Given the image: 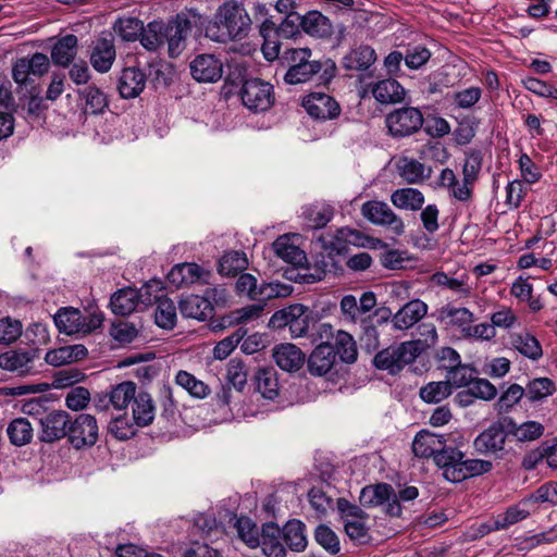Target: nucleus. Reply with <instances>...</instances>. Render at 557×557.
Instances as JSON below:
<instances>
[{
  "mask_svg": "<svg viewBox=\"0 0 557 557\" xmlns=\"http://www.w3.org/2000/svg\"><path fill=\"white\" fill-rule=\"evenodd\" d=\"M312 52L308 48H290L284 52V61L288 69L284 82L289 85L309 82L314 75L321 74V79L329 83L335 75L336 65L327 59L325 61L311 60Z\"/></svg>",
  "mask_w": 557,
  "mask_h": 557,
  "instance_id": "obj_2",
  "label": "nucleus"
},
{
  "mask_svg": "<svg viewBox=\"0 0 557 557\" xmlns=\"http://www.w3.org/2000/svg\"><path fill=\"white\" fill-rule=\"evenodd\" d=\"M302 16L298 13H288L277 26L278 38L290 39L300 34Z\"/></svg>",
  "mask_w": 557,
  "mask_h": 557,
  "instance_id": "obj_63",
  "label": "nucleus"
},
{
  "mask_svg": "<svg viewBox=\"0 0 557 557\" xmlns=\"http://www.w3.org/2000/svg\"><path fill=\"white\" fill-rule=\"evenodd\" d=\"M191 30V23L185 14H177L166 24L161 21L141 25V46L154 51L164 44L168 45L170 58H177L186 48V39Z\"/></svg>",
  "mask_w": 557,
  "mask_h": 557,
  "instance_id": "obj_1",
  "label": "nucleus"
},
{
  "mask_svg": "<svg viewBox=\"0 0 557 557\" xmlns=\"http://www.w3.org/2000/svg\"><path fill=\"white\" fill-rule=\"evenodd\" d=\"M139 305V292L134 288H123L114 293L110 306L115 314L128 315Z\"/></svg>",
  "mask_w": 557,
  "mask_h": 557,
  "instance_id": "obj_31",
  "label": "nucleus"
},
{
  "mask_svg": "<svg viewBox=\"0 0 557 557\" xmlns=\"http://www.w3.org/2000/svg\"><path fill=\"white\" fill-rule=\"evenodd\" d=\"M11 443L15 446H23L33 438V426L25 418L14 419L7 429Z\"/></svg>",
  "mask_w": 557,
  "mask_h": 557,
  "instance_id": "obj_47",
  "label": "nucleus"
},
{
  "mask_svg": "<svg viewBox=\"0 0 557 557\" xmlns=\"http://www.w3.org/2000/svg\"><path fill=\"white\" fill-rule=\"evenodd\" d=\"M66 437L76 449L95 445L98 440L96 418L88 413H79L73 420L70 419Z\"/></svg>",
  "mask_w": 557,
  "mask_h": 557,
  "instance_id": "obj_11",
  "label": "nucleus"
},
{
  "mask_svg": "<svg viewBox=\"0 0 557 557\" xmlns=\"http://www.w3.org/2000/svg\"><path fill=\"white\" fill-rule=\"evenodd\" d=\"M315 348H355L352 335L343 330H334L330 323H321L314 334Z\"/></svg>",
  "mask_w": 557,
  "mask_h": 557,
  "instance_id": "obj_17",
  "label": "nucleus"
},
{
  "mask_svg": "<svg viewBox=\"0 0 557 557\" xmlns=\"http://www.w3.org/2000/svg\"><path fill=\"white\" fill-rule=\"evenodd\" d=\"M447 448L445 435H438L429 431H420L412 442V451L416 457L430 458L435 461V457Z\"/></svg>",
  "mask_w": 557,
  "mask_h": 557,
  "instance_id": "obj_19",
  "label": "nucleus"
},
{
  "mask_svg": "<svg viewBox=\"0 0 557 557\" xmlns=\"http://www.w3.org/2000/svg\"><path fill=\"white\" fill-rule=\"evenodd\" d=\"M116 51L111 35L97 38L91 46L90 64L99 73H107L112 67Z\"/></svg>",
  "mask_w": 557,
  "mask_h": 557,
  "instance_id": "obj_16",
  "label": "nucleus"
},
{
  "mask_svg": "<svg viewBox=\"0 0 557 557\" xmlns=\"http://www.w3.org/2000/svg\"><path fill=\"white\" fill-rule=\"evenodd\" d=\"M239 97L244 107L252 113L265 112L275 102L273 85L260 78L245 79Z\"/></svg>",
  "mask_w": 557,
  "mask_h": 557,
  "instance_id": "obj_6",
  "label": "nucleus"
},
{
  "mask_svg": "<svg viewBox=\"0 0 557 557\" xmlns=\"http://www.w3.org/2000/svg\"><path fill=\"white\" fill-rule=\"evenodd\" d=\"M422 112L414 107H403L389 112L385 117L388 134L404 138L417 133L423 125Z\"/></svg>",
  "mask_w": 557,
  "mask_h": 557,
  "instance_id": "obj_7",
  "label": "nucleus"
},
{
  "mask_svg": "<svg viewBox=\"0 0 557 557\" xmlns=\"http://www.w3.org/2000/svg\"><path fill=\"white\" fill-rule=\"evenodd\" d=\"M483 154L480 150L471 149L466 152L462 166V178L466 183H475L482 169Z\"/></svg>",
  "mask_w": 557,
  "mask_h": 557,
  "instance_id": "obj_54",
  "label": "nucleus"
},
{
  "mask_svg": "<svg viewBox=\"0 0 557 557\" xmlns=\"http://www.w3.org/2000/svg\"><path fill=\"white\" fill-rule=\"evenodd\" d=\"M451 394L449 381L430 382L420 389V397L429 404H437Z\"/></svg>",
  "mask_w": 557,
  "mask_h": 557,
  "instance_id": "obj_51",
  "label": "nucleus"
},
{
  "mask_svg": "<svg viewBox=\"0 0 557 557\" xmlns=\"http://www.w3.org/2000/svg\"><path fill=\"white\" fill-rule=\"evenodd\" d=\"M293 287L280 282L262 283L259 286V302H265L269 299L287 297L292 294Z\"/></svg>",
  "mask_w": 557,
  "mask_h": 557,
  "instance_id": "obj_60",
  "label": "nucleus"
},
{
  "mask_svg": "<svg viewBox=\"0 0 557 557\" xmlns=\"http://www.w3.org/2000/svg\"><path fill=\"white\" fill-rule=\"evenodd\" d=\"M545 460L550 468H557V438L545 441L536 448L529 450L522 458L524 470H533Z\"/></svg>",
  "mask_w": 557,
  "mask_h": 557,
  "instance_id": "obj_23",
  "label": "nucleus"
},
{
  "mask_svg": "<svg viewBox=\"0 0 557 557\" xmlns=\"http://www.w3.org/2000/svg\"><path fill=\"white\" fill-rule=\"evenodd\" d=\"M302 30L317 38H327L333 34V24L319 11H309L302 15Z\"/></svg>",
  "mask_w": 557,
  "mask_h": 557,
  "instance_id": "obj_28",
  "label": "nucleus"
},
{
  "mask_svg": "<svg viewBox=\"0 0 557 557\" xmlns=\"http://www.w3.org/2000/svg\"><path fill=\"white\" fill-rule=\"evenodd\" d=\"M529 516V511L519 506L509 507L504 513L498 515L493 521V528H487L486 532L505 530L510 525L522 521Z\"/></svg>",
  "mask_w": 557,
  "mask_h": 557,
  "instance_id": "obj_53",
  "label": "nucleus"
},
{
  "mask_svg": "<svg viewBox=\"0 0 557 557\" xmlns=\"http://www.w3.org/2000/svg\"><path fill=\"white\" fill-rule=\"evenodd\" d=\"M437 330L433 323H421L413 336L412 343L419 348H432L437 343Z\"/></svg>",
  "mask_w": 557,
  "mask_h": 557,
  "instance_id": "obj_62",
  "label": "nucleus"
},
{
  "mask_svg": "<svg viewBox=\"0 0 557 557\" xmlns=\"http://www.w3.org/2000/svg\"><path fill=\"white\" fill-rule=\"evenodd\" d=\"M376 60V53L373 48L367 45L352 49L343 58V65L346 70L366 71Z\"/></svg>",
  "mask_w": 557,
  "mask_h": 557,
  "instance_id": "obj_30",
  "label": "nucleus"
},
{
  "mask_svg": "<svg viewBox=\"0 0 557 557\" xmlns=\"http://www.w3.org/2000/svg\"><path fill=\"white\" fill-rule=\"evenodd\" d=\"M355 236V231L348 227H342L336 230L335 233H326L319 236L318 242L321 244L323 250L327 252V260L322 257L321 261H318L319 273L314 277L321 280L323 275L333 265V256L342 255L346 251L347 245L352 244L351 237Z\"/></svg>",
  "mask_w": 557,
  "mask_h": 557,
  "instance_id": "obj_8",
  "label": "nucleus"
},
{
  "mask_svg": "<svg viewBox=\"0 0 557 557\" xmlns=\"http://www.w3.org/2000/svg\"><path fill=\"white\" fill-rule=\"evenodd\" d=\"M430 169L414 159H404L399 165L400 176L409 184H417L430 177Z\"/></svg>",
  "mask_w": 557,
  "mask_h": 557,
  "instance_id": "obj_48",
  "label": "nucleus"
},
{
  "mask_svg": "<svg viewBox=\"0 0 557 557\" xmlns=\"http://www.w3.org/2000/svg\"><path fill=\"white\" fill-rule=\"evenodd\" d=\"M235 529L238 537L250 548H256L260 544L259 529L257 524L247 517H239L235 522Z\"/></svg>",
  "mask_w": 557,
  "mask_h": 557,
  "instance_id": "obj_50",
  "label": "nucleus"
},
{
  "mask_svg": "<svg viewBox=\"0 0 557 557\" xmlns=\"http://www.w3.org/2000/svg\"><path fill=\"white\" fill-rule=\"evenodd\" d=\"M335 350H312L308 357V369L313 375L326 374L335 362Z\"/></svg>",
  "mask_w": 557,
  "mask_h": 557,
  "instance_id": "obj_41",
  "label": "nucleus"
},
{
  "mask_svg": "<svg viewBox=\"0 0 557 557\" xmlns=\"http://www.w3.org/2000/svg\"><path fill=\"white\" fill-rule=\"evenodd\" d=\"M139 426V414L133 409V422L127 417H117L110 422L111 434L121 441H126L136 435Z\"/></svg>",
  "mask_w": 557,
  "mask_h": 557,
  "instance_id": "obj_38",
  "label": "nucleus"
},
{
  "mask_svg": "<svg viewBox=\"0 0 557 557\" xmlns=\"http://www.w3.org/2000/svg\"><path fill=\"white\" fill-rule=\"evenodd\" d=\"M227 383L232 384L237 393H242L247 383V371L242 360L231 359L227 366Z\"/></svg>",
  "mask_w": 557,
  "mask_h": 557,
  "instance_id": "obj_61",
  "label": "nucleus"
},
{
  "mask_svg": "<svg viewBox=\"0 0 557 557\" xmlns=\"http://www.w3.org/2000/svg\"><path fill=\"white\" fill-rule=\"evenodd\" d=\"M506 437L503 426L494 423L475 437L473 447L481 455L498 456L505 449Z\"/></svg>",
  "mask_w": 557,
  "mask_h": 557,
  "instance_id": "obj_15",
  "label": "nucleus"
},
{
  "mask_svg": "<svg viewBox=\"0 0 557 557\" xmlns=\"http://www.w3.org/2000/svg\"><path fill=\"white\" fill-rule=\"evenodd\" d=\"M157 299V307L154 310V322L156 324L164 330H173L177 322V313L176 307L170 298H159V296H154Z\"/></svg>",
  "mask_w": 557,
  "mask_h": 557,
  "instance_id": "obj_34",
  "label": "nucleus"
},
{
  "mask_svg": "<svg viewBox=\"0 0 557 557\" xmlns=\"http://www.w3.org/2000/svg\"><path fill=\"white\" fill-rule=\"evenodd\" d=\"M314 539L330 554L335 555L339 552V540L336 533L325 524H320L314 532Z\"/></svg>",
  "mask_w": 557,
  "mask_h": 557,
  "instance_id": "obj_59",
  "label": "nucleus"
},
{
  "mask_svg": "<svg viewBox=\"0 0 557 557\" xmlns=\"http://www.w3.org/2000/svg\"><path fill=\"white\" fill-rule=\"evenodd\" d=\"M281 537V529L277 524L269 522L262 525L259 546L265 557H286Z\"/></svg>",
  "mask_w": 557,
  "mask_h": 557,
  "instance_id": "obj_25",
  "label": "nucleus"
},
{
  "mask_svg": "<svg viewBox=\"0 0 557 557\" xmlns=\"http://www.w3.org/2000/svg\"><path fill=\"white\" fill-rule=\"evenodd\" d=\"M84 377L85 374L76 368L62 369L54 373L52 386L54 388H66L82 382Z\"/></svg>",
  "mask_w": 557,
  "mask_h": 557,
  "instance_id": "obj_64",
  "label": "nucleus"
},
{
  "mask_svg": "<svg viewBox=\"0 0 557 557\" xmlns=\"http://www.w3.org/2000/svg\"><path fill=\"white\" fill-rule=\"evenodd\" d=\"M417 350H379L373 358V363L379 370L396 374L406 364L417 358Z\"/></svg>",
  "mask_w": 557,
  "mask_h": 557,
  "instance_id": "obj_20",
  "label": "nucleus"
},
{
  "mask_svg": "<svg viewBox=\"0 0 557 557\" xmlns=\"http://www.w3.org/2000/svg\"><path fill=\"white\" fill-rule=\"evenodd\" d=\"M117 88L121 97L125 99L139 95V70L135 65L123 70Z\"/></svg>",
  "mask_w": 557,
  "mask_h": 557,
  "instance_id": "obj_44",
  "label": "nucleus"
},
{
  "mask_svg": "<svg viewBox=\"0 0 557 557\" xmlns=\"http://www.w3.org/2000/svg\"><path fill=\"white\" fill-rule=\"evenodd\" d=\"M38 350H4L0 355V369L27 374L34 369Z\"/></svg>",
  "mask_w": 557,
  "mask_h": 557,
  "instance_id": "obj_21",
  "label": "nucleus"
},
{
  "mask_svg": "<svg viewBox=\"0 0 557 557\" xmlns=\"http://www.w3.org/2000/svg\"><path fill=\"white\" fill-rule=\"evenodd\" d=\"M436 466L442 469L443 476L453 483L487 473L493 463L482 459H467L465 454L454 447H447L444 453L435 457Z\"/></svg>",
  "mask_w": 557,
  "mask_h": 557,
  "instance_id": "obj_4",
  "label": "nucleus"
},
{
  "mask_svg": "<svg viewBox=\"0 0 557 557\" xmlns=\"http://www.w3.org/2000/svg\"><path fill=\"white\" fill-rule=\"evenodd\" d=\"M251 20L245 8L235 1L221 5L214 21L206 28L207 36L218 42L246 37L250 30Z\"/></svg>",
  "mask_w": 557,
  "mask_h": 557,
  "instance_id": "obj_3",
  "label": "nucleus"
},
{
  "mask_svg": "<svg viewBox=\"0 0 557 557\" xmlns=\"http://www.w3.org/2000/svg\"><path fill=\"white\" fill-rule=\"evenodd\" d=\"M371 94L382 104H393L404 101L405 88L394 78H385L371 86Z\"/></svg>",
  "mask_w": 557,
  "mask_h": 557,
  "instance_id": "obj_24",
  "label": "nucleus"
},
{
  "mask_svg": "<svg viewBox=\"0 0 557 557\" xmlns=\"http://www.w3.org/2000/svg\"><path fill=\"white\" fill-rule=\"evenodd\" d=\"M428 305L420 299L406 302L392 318L397 330H408L428 314Z\"/></svg>",
  "mask_w": 557,
  "mask_h": 557,
  "instance_id": "obj_22",
  "label": "nucleus"
},
{
  "mask_svg": "<svg viewBox=\"0 0 557 557\" xmlns=\"http://www.w3.org/2000/svg\"><path fill=\"white\" fill-rule=\"evenodd\" d=\"M295 309L298 312H295V317L290 319L289 332L294 338H297L307 334L311 317L308 308L301 304H295Z\"/></svg>",
  "mask_w": 557,
  "mask_h": 557,
  "instance_id": "obj_57",
  "label": "nucleus"
},
{
  "mask_svg": "<svg viewBox=\"0 0 557 557\" xmlns=\"http://www.w3.org/2000/svg\"><path fill=\"white\" fill-rule=\"evenodd\" d=\"M524 391L531 403L542 401L556 392V384L548 377H535L528 383Z\"/></svg>",
  "mask_w": 557,
  "mask_h": 557,
  "instance_id": "obj_40",
  "label": "nucleus"
},
{
  "mask_svg": "<svg viewBox=\"0 0 557 557\" xmlns=\"http://www.w3.org/2000/svg\"><path fill=\"white\" fill-rule=\"evenodd\" d=\"M272 248L277 257L288 263L298 264L306 258L304 252L293 245L287 236L276 238Z\"/></svg>",
  "mask_w": 557,
  "mask_h": 557,
  "instance_id": "obj_49",
  "label": "nucleus"
},
{
  "mask_svg": "<svg viewBox=\"0 0 557 557\" xmlns=\"http://www.w3.org/2000/svg\"><path fill=\"white\" fill-rule=\"evenodd\" d=\"M175 383L186 391L191 397L197 399H205L211 393L208 384L184 370H180L176 373Z\"/></svg>",
  "mask_w": 557,
  "mask_h": 557,
  "instance_id": "obj_33",
  "label": "nucleus"
},
{
  "mask_svg": "<svg viewBox=\"0 0 557 557\" xmlns=\"http://www.w3.org/2000/svg\"><path fill=\"white\" fill-rule=\"evenodd\" d=\"M113 28L124 41H136L139 38V18L136 16L120 17Z\"/></svg>",
  "mask_w": 557,
  "mask_h": 557,
  "instance_id": "obj_58",
  "label": "nucleus"
},
{
  "mask_svg": "<svg viewBox=\"0 0 557 557\" xmlns=\"http://www.w3.org/2000/svg\"><path fill=\"white\" fill-rule=\"evenodd\" d=\"M302 214L308 226L318 230L326 226L333 219L334 210L329 205L310 206L304 210Z\"/></svg>",
  "mask_w": 557,
  "mask_h": 557,
  "instance_id": "obj_45",
  "label": "nucleus"
},
{
  "mask_svg": "<svg viewBox=\"0 0 557 557\" xmlns=\"http://www.w3.org/2000/svg\"><path fill=\"white\" fill-rule=\"evenodd\" d=\"M306 525L299 520L288 521L283 530H281V536H283L286 545L294 552H302L307 547Z\"/></svg>",
  "mask_w": 557,
  "mask_h": 557,
  "instance_id": "obj_32",
  "label": "nucleus"
},
{
  "mask_svg": "<svg viewBox=\"0 0 557 557\" xmlns=\"http://www.w3.org/2000/svg\"><path fill=\"white\" fill-rule=\"evenodd\" d=\"M510 432L518 442H532L544 434V425L537 421H525L517 424L510 421Z\"/></svg>",
  "mask_w": 557,
  "mask_h": 557,
  "instance_id": "obj_46",
  "label": "nucleus"
},
{
  "mask_svg": "<svg viewBox=\"0 0 557 557\" xmlns=\"http://www.w3.org/2000/svg\"><path fill=\"white\" fill-rule=\"evenodd\" d=\"M190 73L198 82L214 83L223 75V64L213 54H200L190 63Z\"/></svg>",
  "mask_w": 557,
  "mask_h": 557,
  "instance_id": "obj_18",
  "label": "nucleus"
},
{
  "mask_svg": "<svg viewBox=\"0 0 557 557\" xmlns=\"http://www.w3.org/2000/svg\"><path fill=\"white\" fill-rule=\"evenodd\" d=\"M178 308L181 314L187 319L205 321L212 317V308L209 300L198 295H188L180 300Z\"/></svg>",
  "mask_w": 557,
  "mask_h": 557,
  "instance_id": "obj_26",
  "label": "nucleus"
},
{
  "mask_svg": "<svg viewBox=\"0 0 557 557\" xmlns=\"http://www.w3.org/2000/svg\"><path fill=\"white\" fill-rule=\"evenodd\" d=\"M248 260L243 251H227L219 261V273L226 276H234L247 268Z\"/></svg>",
  "mask_w": 557,
  "mask_h": 557,
  "instance_id": "obj_39",
  "label": "nucleus"
},
{
  "mask_svg": "<svg viewBox=\"0 0 557 557\" xmlns=\"http://www.w3.org/2000/svg\"><path fill=\"white\" fill-rule=\"evenodd\" d=\"M49 58L41 52H36L30 58L23 57L16 60L12 69V77L18 87L30 86L32 89H36L35 81L30 75L40 77L49 71Z\"/></svg>",
  "mask_w": 557,
  "mask_h": 557,
  "instance_id": "obj_10",
  "label": "nucleus"
},
{
  "mask_svg": "<svg viewBox=\"0 0 557 557\" xmlns=\"http://www.w3.org/2000/svg\"><path fill=\"white\" fill-rule=\"evenodd\" d=\"M275 363L286 372H296L302 368L306 355L302 350H272Z\"/></svg>",
  "mask_w": 557,
  "mask_h": 557,
  "instance_id": "obj_42",
  "label": "nucleus"
},
{
  "mask_svg": "<svg viewBox=\"0 0 557 557\" xmlns=\"http://www.w3.org/2000/svg\"><path fill=\"white\" fill-rule=\"evenodd\" d=\"M431 282L437 286L445 287L454 292L459 297H468L471 293L467 274H462L458 277H450L445 272H435L431 276Z\"/></svg>",
  "mask_w": 557,
  "mask_h": 557,
  "instance_id": "obj_37",
  "label": "nucleus"
},
{
  "mask_svg": "<svg viewBox=\"0 0 557 557\" xmlns=\"http://www.w3.org/2000/svg\"><path fill=\"white\" fill-rule=\"evenodd\" d=\"M393 495V487L389 484L381 483L376 485H369L360 492V503L366 507H374L385 504Z\"/></svg>",
  "mask_w": 557,
  "mask_h": 557,
  "instance_id": "obj_35",
  "label": "nucleus"
},
{
  "mask_svg": "<svg viewBox=\"0 0 557 557\" xmlns=\"http://www.w3.org/2000/svg\"><path fill=\"white\" fill-rule=\"evenodd\" d=\"M391 202L401 210L418 211L424 205V195L413 187L398 188L392 193Z\"/></svg>",
  "mask_w": 557,
  "mask_h": 557,
  "instance_id": "obj_29",
  "label": "nucleus"
},
{
  "mask_svg": "<svg viewBox=\"0 0 557 557\" xmlns=\"http://www.w3.org/2000/svg\"><path fill=\"white\" fill-rule=\"evenodd\" d=\"M102 313L83 314L78 309L62 308L54 315V324L66 335H86L101 326Z\"/></svg>",
  "mask_w": 557,
  "mask_h": 557,
  "instance_id": "obj_5",
  "label": "nucleus"
},
{
  "mask_svg": "<svg viewBox=\"0 0 557 557\" xmlns=\"http://www.w3.org/2000/svg\"><path fill=\"white\" fill-rule=\"evenodd\" d=\"M136 384L134 382H123L116 385L110 393V401L116 409L126 408L135 399Z\"/></svg>",
  "mask_w": 557,
  "mask_h": 557,
  "instance_id": "obj_55",
  "label": "nucleus"
},
{
  "mask_svg": "<svg viewBox=\"0 0 557 557\" xmlns=\"http://www.w3.org/2000/svg\"><path fill=\"white\" fill-rule=\"evenodd\" d=\"M77 44V37L72 34L60 38L51 49L52 62L59 66H69L76 57Z\"/></svg>",
  "mask_w": 557,
  "mask_h": 557,
  "instance_id": "obj_27",
  "label": "nucleus"
},
{
  "mask_svg": "<svg viewBox=\"0 0 557 557\" xmlns=\"http://www.w3.org/2000/svg\"><path fill=\"white\" fill-rule=\"evenodd\" d=\"M362 216L374 225L383 226L399 236L405 232L403 219L384 201L369 200L361 206Z\"/></svg>",
  "mask_w": 557,
  "mask_h": 557,
  "instance_id": "obj_9",
  "label": "nucleus"
},
{
  "mask_svg": "<svg viewBox=\"0 0 557 557\" xmlns=\"http://www.w3.org/2000/svg\"><path fill=\"white\" fill-rule=\"evenodd\" d=\"M211 272L197 263H181L174 265L168 274L169 282L176 288L196 284L208 283Z\"/></svg>",
  "mask_w": 557,
  "mask_h": 557,
  "instance_id": "obj_14",
  "label": "nucleus"
},
{
  "mask_svg": "<svg viewBox=\"0 0 557 557\" xmlns=\"http://www.w3.org/2000/svg\"><path fill=\"white\" fill-rule=\"evenodd\" d=\"M85 99V111L91 114L102 113L108 108L107 96L95 86H88L79 92Z\"/></svg>",
  "mask_w": 557,
  "mask_h": 557,
  "instance_id": "obj_52",
  "label": "nucleus"
},
{
  "mask_svg": "<svg viewBox=\"0 0 557 557\" xmlns=\"http://www.w3.org/2000/svg\"><path fill=\"white\" fill-rule=\"evenodd\" d=\"M257 391L267 399H274L278 395L280 384L274 369L262 368L256 373Z\"/></svg>",
  "mask_w": 557,
  "mask_h": 557,
  "instance_id": "obj_36",
  "label": "nucleus"
},
{
  "mask_svg": "<svg viewBox=\"0 0 557 557\" xmlns=\"http://www.w3.org/2000/svg\"><path fill=\"white\" fill-rule=\"evenodd\" d=\"M302 107L314 120H333L341 114L338 102L324 92H311L304 98Z\"/></svg>",
  "mask_w": 557,
  "mask_h": 557,
  "instance_id": "obj_12",
  "label": "nucleus"
},
{
  "mask_svg": "<svg viewBox=\"0 0 557 557\" xmlns=\"http://www.w3.org/2000/svg\"><path fill=\"white\" fill-rule=\"evenodd\" d=\"M70 423L69 413L63 410H53L39 418L40 440L46 443L59 441L67 435Z\"/></svg>",
  "mask_w": 557,
  "mask_h": 557,
  "instance_id": "obj_13",
  "label": "nucleus"
},
{
  "mask_svg": "<svg viewBox=\"0 0 557 557\" xmlns=\"http://www.w3.org/2000/svg\"><path fill=\"white\" fill-rule=\"evenodd\" d=\"M438 318L447 324L457 325L463 329L473 321V313L465 307L446 305L440 309Z\"/></svg>",
  "mask_w": 557,
  "mask_h": 557,
  "instance_id": "obj_43",
  "label": "nucleus"
},
{
  "mask_svg": "<svg viewBox=\"0 0 557 557\" xmlns=\"http://www.w3.org/2000/svg\"><path fill=\"white\" fill-rule=\"evenodd\" d=\"M88 350H47L45 361L53 367H61L87 357Z\"/></svg>",
  "mask_w": 557,
  "mask_h": 557,
  "instance_id": "obj_56",
  "label": "nucleus"
}]
</instances>
